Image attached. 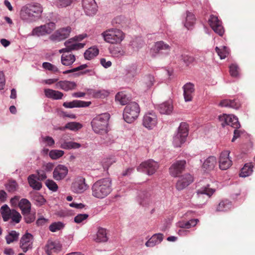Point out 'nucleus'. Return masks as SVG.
Here are the masks:
<instances>
[{
    "mask_svg": "<svg viewBox=\"0 0 255 255\" xmlns=\"http://www.w3.org/2000/svg\"><path fill=\"white\" fill-rule=\"evenodd\" d=\"M68 172L67 167L63 165H58L54 169L53 177L57 181H60L64 179L67 176Z\"/></svg>",
    "mask_w": 255,
    "mask_h": 255,
    "instance_id": "20",
    "label": "nucleus"
},
{
    "mask_svg": "<svg viewBox=\"0 0 255 255\" xmlns=\"http://www.w3.org/2000/svg\"><path fill=\"white\" fill-rule=\"evenodd\" d=\"M66 128H68L71 130H77L82 128V125L76 122H70L67 124L65 127Z\"/></svg>",
    "mask_w": 255,
    "mask_h": 255,
    "instance_id": "59",
    "label": "nucleus"
},
{
    "mask_svg": "<svg viewBox=\"0 0 255 255\" xmlns=\"http://www.w3.org/2000/svg\"><path fill=\"white\" fill-rule=\"evenodd\" d=\"M137 201L142 206L149 205L153 201L151 192L146 190L140 191L137 197Z\"/></svg>",
    "mask_w": 255,
    "mask_h": 255,
    "instance_id": "15",
    "label": "nucleus"
},
{
    "mask_svg": "<svg viewBox=\"0 0 255 255\" xmlns=\"http://www.w3.org/2000/svg\"><path fill=\"white\" fill-rule=\"evenodd\" d=\"M95 240L96 242L98 243L107 242L108 241V237L106 229L102 228H99L97 233V237Z\"/></svg>",
    "mask_w": 255,
    "mask_h": 255,
    "instance_id": "38",
    "label": "nucleus"
},
{
    "mask_svg": "<svg viewBox=\"0 0 255 255\" xmlns=\"http://www.w3.org/2000/svg\"><path fill=\"white\" fill-rule=\"evenodd\" d=\"M89 215L87 214H78L74 218V221L77 223H80L84 220L87 219Z\"/></svg>",
    "mask_w": 255,
    "mask_h": 255,
    "instance_id": "62",
    "label": "nucleus"
},
{
    "mask_svg": "<svg viewBox=\"0 0 255 255\" xmlns=\"http://www.w3.org/2000/svg\"><path fill=\"white\" fill-rule=\"evenodd\" d=\"M184 98L186 102L192 101L194 92V85L191 83L186 84L183 87Z\"/></svg>",
    "mask_w": 255,
    "mask_h": 255,
    "instance_id": "26",
    "label": "nucleus"
},
{
    "mask_svg": "<svg viewBox=\"0 0 255 255\" xmlns=\"http://www.w3.org/2000/svg\"><path fill=\"white\" fill-rule=\"evenodd\" d=\"M104 40L111 44H118L121 43L125 38L124 32L116 28L109 29L101 34Z\"/></svg>",
    "mask_w": 255,
    "mask_h": 255,
    "instance_id": "4",
    "label": "nucleus"
},
{
    "mask_svg": "<svg viewBox=\"0 0 255 255\" xmlns=\"http://www.w3.org/2000/svg\"><path fill=\"white\" fill-rule=\"evenodd\" d=\"M42 12V8L40 4H28L21 8L20 17L24 20L32 22L38 19Z\"/></svg>",
    "mask_w": 255,
    "mask_h": 255,
    "instance_id": "2",
    "label": "nucleus"
},
{
    "mask_svg": "<svg viewBox=\"0 0 255 255\" xmlns=\"http://www.w3.org/2000/svg\"><path fill=\"white\" fill-rule=\"evenodd\" d=\"M19 234L15 231H11L5 237V240L7 244H10L18 240Z\"/></svg>",
    "mask_w": 255,
    "mask_h": 255,
    "instance_id": "44",
    "label": "nucleus"
},
{
    "mask_svg": "<svg viewBox=\"0 0 255 255\" xmlns=\"http://www.w3.org/2000/svg\"><path fill=\"white\" fill-rule=\"evenodd\" d=\"M44 94L47 98L54 100L61 99L63 96V94L62 92L50 89H45Z\"/></svg>",
    "mask_w": 255,
    "mask_h": 255,
    "instance_id": "33",
    "label": "nucleus"
},
{
    "mask_svg": "<svg viewBox=\"0 0 255 255\" xmlns=\"http://www.w3.org/2000/svg\"><path fill=\"white\" fill-rule=\"evenodd\" d=\"M10 219H11L12 222L18 223L21 220V216L19 212L14 209H12Z\"/></svg>",
    "mask_w": 255,
    "mask_h": 255,
    "instance_id": "57",
    "label": "nucleus"
},
{
    "mask_svg": "<svg viewBox=\"0 0 255 255\" xmlns=\"http://www.w3.org/2000/svg\"><path fill=\"white\" fill-rule=\"evenodd\" d=\"M77 85L74 82L67 80L60 81L56 83V87L65 91L74 89Z\"/></svg>",
    "mask_w": 255,
    "mask_h": 255,
    "instance_id": "28",
    "label": "nucleus"
},
{
    "mask_svg": "<svg viewBox=\"0 0 255 255\" xmlns=\"http://www.w3.org/2000/svg\"><path fill=\"white\" fill-rule=\"evenodd\" d=\"M71 188L75 193H83L88 188V185L85 183V179L82 176L77 177L72 182Z\"/></svg>",
    "mask_w": 255,
    "mask_h": 255,
    "instance_id": "11",
    "label": "nucleus"
},
{
    "mask_svg": "<svg viewBox=\"0 0 255 255\" xmlns=\"http://www.w3.org/2000/svg\"><path fill=\"white\" fill-rule=\"evenodd\" d=\"M158 110L161 114H170L173 110V106L170 102H166L158 106Z\"/></svg>",
    "mask_w": 255,
    "mask_h": 255,
    "instance_id": "34",
    "label": "nucleus"
},
{
    "mask_svg": "<svg viewBox=\"0 0 255 255\" xmlns=\"http://www.w3.org/2000/svg\"><path fill=\"white\" fill-rule=\"evenodd\" d=\"M182 57L184 62L187 65L192 63L195 60V59L193 56L188 55H182Z\"/></svg>",
    "mask_w": 255,
    "mask_h": 255,
    "instance_id": "64",
    "label": "nucleus"
},
{
    "mask_svg": "<svg viewBox=\"0 0 255 255\" xmlns=\"http://www.w3.org/2000/svg\"><path fill=\"white\" fill-rule=\"evenodd\" d=\"M163 240L162 234H156L153 235L145 243L147 247H153L161 242Z\"/></svg>",
    "mask_w": 255,
    "mask_h": 255,
    "instance_id": "31",
    "label": "nucleus"
},
{
    "mask_svg": "<svg viewBox=\"0 0 255 255\" xmlns=\"http://www.w3.org/2000/svg\"><path fill=\"white\" fill-rule=\"evenodd\" d=\"M85 45L84 43L78 42L74 38H71L64 42L65 47L60 49L59 53H62L63 52H69L71 53L72 51L78 50L83 48Z\"/></svg>",
    "mask_w": 255,
    "mask_h": 255,
    "instance_id": "9",
    "label": "nucleus"
},
{
    "mask_svg": "<svg viewBox=\"0 0 255 255\" xmlns=\"http://www.w3.org/2000/svg\"><path fill=\"white\" fill-rule=\"evenodd\" d=\"M230 73L232 77H237L239 75V67L235 63L232 64L229 66Z\"/></svg>",
    "mask_w": 255,
    "mask_h": 255,
    "instance_id": "51",
    "label": "nucleus"
},
{
    "mask_svg": "<svg viewBox=\"0 0 255 255\" xmlns=\"http://www.w3.org/2000/svg\"><path fill=\"white\" fill-rule=\"evenodd\" d=\"M232 206V203L228 200L221 201L217 207L216 211L219 212L226 211Z\"/></svg>",
    "mask_w": 255,
    "mask_h": 255,
    "instance_id": "40",
    "label": "nucleus"
},
{
    "mask_svg": "<svg viewBox=\"0 0 255 255\" xmlns=\"http://www.w3.org/2000/svg\"><path fill=\"white\" fill-rule=\"evenodd\" d=\"M115 99L123 105H126L129 101L128 98L123 92H119L116 95Z\"/></svg>",
    "mask_w": 255,
    "mask_h": 255,
    "instance_id": "48",
    "label": "nucleus"
},
{
    "mask_svg": "<svg viewBox=\"0 0 255 255\" xmlns=\"http://www.w3.org/2000/svg\"><path fill=\"white\" fill-rule=\"evenodd\" d=\"M45 183L47 187L53 192L56 191L58 188L57 184L52 180L48 179Z\"/></svg>",
    "mask_w": 255,
    "mask_h": 255,
    "instance_id": "56",
    "label": "nucleus"
},
{
    "mask_svg": "<svg viewBox=\"0 0 255 255\" xmlns=\"http://www.w3.org/2000/svg\"><path fill=\"white\" fill-rule=\"evenodd\" d=\"M230 151L225 150L221 152L219 158V167L221 170H227L232 164V161L229 157Z\"/></svg>",
    "mask_w": 255,
    "mask_h": 255,
    "instance_id": "18",
    "label": "nucleus"
},
{
    "mask_svg": "<svg viewBox=\"0 0 255 255\" xmlns=\"http://www.w3.org/2000/svg\"><path fill=\"white\" fill-rule=\"evenodd\" d=\"M18 206L21 210L22 214L30 212L31 203L27 199H22L19 202Z\"/></svg>",
    "mask_w": 255,
    "mask_h": 255,
    "instance_id": "36",
    "label": "nucleus"
},
{
    "mask_svg": "<svg viewBox=\"0 0 255 255\" xmlns=\"http://www.w3.org/2000/svg\"><path fill=\"white\" fill-rule=\"evenodd\" d=\"M98 53L99 49L97 47H90L84 53V57L86 59L90 60L96 56Z\"/></svg>",
    "mask_w": 255,
    "mask_h": 255,
    "instance_id": "42",
    "label": "nucleus"
},
{
    "mask_svg": "<svg viewBox=\"0 0 255 255\" xmlns=\"http://www.w3.org/2000/svg\"><path fill=\"white\" fill-rule=\"evenodd\" d=\"M43 67L49 71H51L54 74L60 73L62 72L64 74H69L71 73H73L75 72L79 71L80 70H83L87 67V65L86 64L81 65L77 67L73 68L70 70H66L64 71H61V68H58L56 66L49 63V62H44L42 64Z\"/></svg>",
    "mask_w": 255,
    "mask_h": 255,
    "instance_id": "8",
    "label": "nucleus"
},
{
    "mask_svg": "<svg viewBox=\"0 0 255 255\" xmlns=\"http://www.w3.org/2000/svg\"><path fill=\"white\" fill-rule=\"evenodd\" d=\"M254 165L252 163L246 164L242 168L240 176L242 177H246L250 176L253 172Z\"/></svg>",
    "mask_w": 255,
    "mask_h": 255,
    "instance_id": "37",
    "label": "nucleus"
},
{
    "mask_svg": "<svg viewBox=\"0 0 255 255\" xmlns=\"http://www.w3.org/2000/svg\"><path fill=\"white\" fill-rule=\"evenodd\" d=\"M36 173L37 180L43 181L47 178L46 171L44 170H37Z\"/></svg>",
    "mask_w": 255,
    "mask_h": 255,
    "instance_id": "63",
    "label": "nucleus"
},
{
    "mask_svg": "<svg viewBox=\"0 0 255 255\" xmlns=\"http://www.w3.org/2000/svg\"><path fill=\"white\" fill-rule=\"evenodd\" d=\"M82 6L88 15L92 16L96 13L97 6L94 0H82Z\"/></svg>",
    "mask_w": 255,
    "mask_h": 255,
    "instance_id": "21",
    "label": "nucleus"
},
{
    "mask_svg": "<svg viewBox=\"0 0 255 255\" xmlns=\"http://www.w3.org/2000/svg\"><path fill=\"white\" fill-rule=\"evenodd\" d=\"M216 164V157L214 156H210L204 161L202 165V168L204 171L209 172L214 169Z\"/></svg>",
    "mask_w": 255,
    "mask_h": 255,
    "instance_id": "25",
    "label": "nucleus"
},
{
    "mask_svg": "<svg viewBox=\"0 0 255 255\" xmlns=\"http://www.w3.org/2000/svg\"><path fill=\"white\" fill-rule=\"evenodd\" d=\"M158 167L157 162L149 159L140 163L136 169L138 172H145L148 175H151L156 171Z\"/></svg>",
    "mask_w": 255,
    "mask_h": 255,
    "instance_id": "7",
    "label": "nucleus"
},
{
    "mask_svg": "<svg viewBox=\"0 0 255 255\" xmlns=\"http://www.w3.org/2000/svg\"><path fill=\"white\" fill-rule=\"evenodd\" d=\"M87 93L95 98H104L107 95V92L104 90L88 89Z\"/></svg>",
    "mask_w": 255,
    "mask_h": 255,
    "instance_id": "41",
    "label": "nucleus"
},
{
    "mask_svg": "<svg viewBox=\"0 0 255 255\" xmlns=\"http://www.w3.org/2000/svg\"><path fill=\"white\" fill-rule=\"evenodd\" d=\"M199 222L198 219H191L188 221H181L177 223V226L180 228L189 229L192 227H194Z\"/></svg>",
    "mask_w": 255,
    "mask_h": 255,
    "instance_id": "39",
    "label": "nucleus"
},
{
    "mask_svg": "<svg viewBox=\"0 0 255 255\" xmlns=\"http://www.w3.org/2000/svg\"><path fill=\"white\" fill-rule=\"evenodd\" d=\"M71 31V28L69 26L59 29L50 36L49 39L52 41H60L67 38Z\"/></svg>",
    "mask_w": 255,
    "mask_h": 255,
    "instance_id": "14",
    "label": "nucleus"
},
{
    "mask_svg": "<svg viewBox=\"0 0 255 255\" xmlns=\"http://www.w3.org/2000/svg\"><path fill=\"white\" fill-rule=\"evenodd\" d=\"M215 50L221 59H225L229 53L228 49L226 46H223L221 48L216 47Z\"/></svg>",
    "mask_w": 255,
    "mask_h": 255,
    "instance_id": "47",
    "label": "nucleus"
},
{
    "mask_svg": "<svg viewBox=\"0 0 255 255\" xmlns=\"http://www.w3.org/2000/svg\"><path fill=\"white\" fill-rule=\"evenodd\" d=\"M193 181V178L190 174L182 175L176 183V188L178 190H181L188 186Z\"/></svg>",
    "mask_w": 255,
    "mask_h": 255,
    "instance_id": "22",
    "label": "nucleus"
},
{
    "mask_svg": "<svg viewBox=\"0 0 255 255\" xmlns=\"http://www.w3.org/2000/svg\"><path fill=\"white\" fill-rule=\"evenodd\" d=\"M73 0H55L53 4L58 7H66L71 5Z\"/></svg>",
    "mask_w": 255,
    "mask_h": 255,
    "instance_id": "49",
    "label": "nucleus"
},
{
    "mask_svg": "<svg viewBox=\"0 0 255 255\" xmlns=\"http://www.w3.org/2000/svg\"><path fill=\"white\" fill-rule=\"evenodd\" d=\"M157 123V118L154 113H148L144 116L142 124L147 129H151L154 128Z\"/></svg>",
    "mask_w": 255,
    "mask_h": 255,
    "instance_id": "16",
    "label": "nucleus"
},
{
    "mask_svg": "<svg viewBox=\"0 0 255 255\" xmlns=\"http://www.w3.org/2000/svg\"><path fill=\"white\" fill-rule=\"evenodd\" d=\"M219 106L222 107H225L237 109L240 107V104L235 100L225 99L220 102Z\"/></svg>",
    "mask_w": 255,
    "mask_h": 255,
    "instance_id": "35",
    "label": "nucleus"
},
{
    "mask_svg": "<svg viewBox=\"0 0 255 255\" xmlns=\"http://www.w3.org/2000/svg\"><path fill=\"white\" fill-rule=\"evenodd\" d=\"M137 74V68L134 65L128 67L126 75L128 78H133Z\"/></svg>",
    "mask_w": 255,
    "mask_h": 255,
    "instance_id": "58",
    "label": "nucleus"
},
{
    "mask_svg": "<svg viewBox=\"0 0 255 255\" xmlns=\"http://www.w3.org/2000/svg\"><path fill=\"white\" fill-rule=\"evenodd\" d=\"M70 136L68 134H64L60 139L59 143L61 148L70 150L72 149H77L81 147V144L69 141ZM70 139H71L70 138Z\"/></svg>",
    "mask_w": 255,
    "mask_h": 255,
    "instance_id": "13",
    "label": "nucleus"
},
{
    "mask_svg": "<svg viewBox=\"0 0 255 255\" xmlns=\"http://www.w3.org/2000/svg\"><path fill=\"white\" fill-rule=\"evenodd\" d=\"M188 131V125L186 123H181L178 128V132L173 138V143L175 147H180L185 142Z\"/></svg>",
    "mask_w": 255,
    "mask_h": 255,
    "instance_id": "6",
    "label": "nucleus"
},
{
    "mask_svg": "<svg viewBox=\"0 0 255 255\" xmlns=\"http://www.w3.org/2000/svg\"><path fill=\"white\" fill-rule=\"evenodd\" d=\"M110 115L107 113L97 116L91 121V125L93 131L101 134L108 132L109 121Z\"/></svg>",
    "mask_w": 255,
    "mask_h": 255,
    "instance_id": "3",
    "label": "nucleus"
},
{
    "mask_svg": "<svg viewBox=\"0 0 255 255\" xmlns=\"http://www.w3.org/2000/svg\"><path fill=\"white\" fill-rule=\"evenodd\" d=\"M112 190V180L109 178L98 180L92 187V195L99 199L107 197Z\"/></svg>",
    "mask_w": 255,
    "mask_h": 255,
    "instance_id": "1",
    "label": "nucleus"
},
{
    "mask_svg": "<svg viewBox=\"0 0 255 255\" xmlns=\"http://www.w3.org/2000/svg\"><path fill=\"white\" fill-rule=\"evenodd\" d=\"M64 224L60 222H54L51 224L49 227V230L52 232H55L62 229Z\"/></svg>",
    "mask_w": 255,
    "mask_h": 255,
    "instance_id": "54",
    "label": "nucleus"
},
{
    "mask_svg": "<svg viewBox=\"0 0 255 255\" xmlns=\"http://www.w3.org/2000/svg\"><path fill=\"white\" fill-rule=\"evenodd\" d=\"M155 82L154 78L153 76L149 74L144 76L142 79L141 88L144 91H146L150 89Z\"/></svg>",
    "mask_w": 255,
    "mask_h": 255,
    "instance_id": "29",
    "label": "nucleus"
},
{
    "mask_svg": "<svg viewBox=\"0 0 255 255\" xmlns=\"http://www.w3.org/2000/svg\"><path fill=\"white\" fill-rule=\"evenodd\" d=\"M215 190L212 188L209 187V185L206 187H202L198 189L197 191L198 195L205 194L207 195L209 197H210L211 195L214 193Z\"/></svg>",
    "mask_w": 255,
    "mask_h": 255,
    "instance_id": "46",
    "label": "nucleus"
},
{
    "mask_svg": "<svg viewBox=\"0 0 255 255\" xmlns=\"http://www.w3.org/2000/svg\"><path fill=\"white\" fill-rule=\"evenodd\" d=\"M219 121L222 122V126L225 127L226 125H229L231 127L238 128L240 127V124L238 119L233 115H227L224 114L219 117Z\"/></svg>",
    "mask_w": 255,
    "mask_h": 255,
    "instance_id": "12",
    "label": "nucleus"
},
{
    "mask_svg": "<svg viewBox=\"0 0 255 255\" xmlns=\"http://www.w3.org/2000/svg\"><path fill=\"white\" fill-rule=\"evenodd\" d=\"M91 104V102H85L80 100H73L72 102H64L63 106L66 108L87 107Z\"/></svg>",
    "mask_w": 255,
    "mask_h": 255,
    "instance_id": "27",
    "label": "nucleus"
},
{
    "mask_svg": "<svg viewBox=\"0 0 255 255\" xmlns=\"http://www.w3.org/2000/svg\"><path fill=\"white\" fill-rule=\"evenodd\" d=\"M33 236L30 233H26L21 238L19 247L24 253L32 248Z\"/></svg>",
    "mask_w": 255,
    "mask_h": 255,
    "instance_id": "17",
    "label": "nucleus"
},
{
    "mask_svg": "<svg viewBox=\"0 0 255 255\" xmlns=\"http://www.w3.org/2000/svg\"><path fill=\"white\" fill-rule=\"evenodd\" d=\"M64 154V152L61 150H52L49 152V156L52 159H57L62 156Z\"/></svg>",
    "mask_w": 255,
    "mask_h": 255,
    "instance_id": "52",
    "label": "nucleus"
},
{
    "mask_svg": "<svg viewBox=\"0 0 255 255\" xmlns=\"http://www.w3.org/2000/svg\"><path fill=\"white\" fill-rule=\"evenodd\" d=\"M18 185L16 181L12 180L9 181L8 183L5 185V189L9 192L13 193L17 189Z\"/></svg>",
    "mask_w": 255,
    "mask_h": 255,
    "instance_id": "50",
    "label": "nucleus"
},
{
    "mask_svg": "<svg viewBox=\"0 0 255 255\" xmlns=\"http://www.w3.org/2000/svg\"><path fill=\"white\" fill-rule=\"evenodd\" d=\"M186 163L184 160L177 161L169 168L170 174L174 177L178 176L184 170Z\"/></svg>",
    "mask_w": 255,
    "mask_h": 255,
    "instance_id": "19",
    "label": "nucleus"
},
{
    "mask_svg": "<svg viewBox=\"0 0 255 255\" xmlns=\"http://www.w3.org/2000/svg\"><path fill=\"white\" fill-rule=\"evenodd\" d=\"M111 54L116 57H121L125 54V52L121 47H114L111 51Z\"/></svg>",
    "mask_w": 255,
    "mask_h": 255,
    "instance_id": "53",
    "label": "nucleus"
},
{
    "mask_svg": "<svg viewBox=\"0 0 255 255\" xmlns=\"http://www.w3.org/2000/svg\"><path fill=\"white\" fill-rule=\"evenodd\" d=\"M0 211L3 221H7L10 218L12 210L7 205H4L1 207Z\"/></svg>",
    "mask_w": 255,
    "mask_h": 255,
    "instance_id": "43",
    "label": "nucleus"
},
{
    "mask_svg": "<svg viewBox=\"0 0 255 255\" xmlns=\"http://www.w3.org/2000/svg\"><path fill=\"white\" fill-rule=\"evenodd\" d=\"M139 112L138 105L136 102H131L125 108L123 113L124 119L126 122L131 123L138 117Z\"/></svg>",
    "mask_w": 255,
    "mask_h": 255,
    "instance_id": "5",
    "label": "nucleus"
},
{
    "mask_svg": "<svg viewBox=\"0 0 255 255\" xmlns=\"http://www.w3.org/2000/svg\"><path fill=\"white\" fill-rule=\"evenodd\" d=\"M45 28L46 33L49 34L53 31L56 28L55 24L54 22H49L43 25Z\"/></svg>",
    "mask_w": 255,
    "mask_h": 255,
    "instance_id": "61",
    "label": "nucleus"
},
{
    "mask_svg": "<svg viewBox=\"0 0 255 255\" xmlns=\"http://www.w3.org/2000/svg\"><path fill=\"white\" fill-rule=\"evenodd\" d=\"M37 180V175L35 174H31L27 178L29 186L34 190H40L42 188V184Z\"/></svg>",
    "mask_w": 255,
    "mask_h": 255,
    "instance_id": "32",
    "label": "nucleus"
},
{
    "mask_svg": "<svg viewBox=\"0 0 255 255\" xmlns=\"http://www.w3.org/2000/svg\"><path fill=\"white\" fill-rule=\"evenodd\" d=\"M209 24L213 31L222 36L225 32L224 28L222 25V22L218 17L214 15H211L208 20Z\"/></svg>",
    "mask_w": 255,
    "mask_h": 255,
    "instance_id": "10",
    "label": "nucleus"
},
{
    "mask_svg": "<svg viewBox=\"0 0 255 255\" xmlns=\"http://www.w3.org/2000/svg\"><path fill=\"white\" fill-rule=\"evenodd\" d=\"M61 56L62 64L66 66H71L76 61L75 55L69 52H63Z\"/></svg>",
    "mask_w": 255,
    "mask_h": 255,
    "instance_id": "23",
    "label": "nucleus"
},
{
    "mask_svg": "<svg viewBox=\"0 0 255 255\" xmlns=\"http://www.w3.org/2000/svg\"><path fill=\"white\" fill-rule=\"evenodd\" d=\"M152 50L155 53H158L159 52L168 53L170 50V47L168 44H165L162 41H160L155 43Z\"/></svg>",
    "mask_w": 255,
    "mask_h": 255,
    "instance_id": "30",
    "label": "nucleus"
},
{
    "mask_svg": "<svg viewBox=\"0 0 255 255\" xmlns=\"http://www.w3.org/2000/svg\"><path fill=\"white\" fill-rule=\"evenodd\" d=\"M24 216V220L26 223L29 224L33 222L35 219L34 214L30 212L22 214Z\"/></svg>",
    "mask_w": 255,
    "mask_h": 255,
    "instance_id": "60",
    "label": "nucleus"
},
{
    "mask_svg": "<svg viewBox=\"0 0 255 255\" xmlns=\"http://www.w3.org/2000/svg\"><path fill=\"white\" fill-rule=\"evenodd\" d=\"M32 32L33 35L37 36L44 35L47 34V33H46L45 28L44 27L43 25L35 27L33 29Z\"/></svg>",
    "mask_w": 255,
    "mask_h": 255,
    "instance_id": "55",
    "label": "nucleus"
},
{
    "mask_svg": "<svg viewBox=\"0 0 255 255\" xmlns=\"http://www.w3.org/2000/svg\"><path fill=\"white\" fill-rule=\"evenodd\" d=\"M195 21V17L194 15L190 12H187L186 20L184 23L185 26L189 29L194 24Z\"/></svg>",
    "mask_w": 255,
    "mask_h": 255,
    "instance_id": "45",
    "label": "nucleus"
},
{
    "mask_svg": "<svg viewBox=\"0 0 255 255\" xmlns=\"http://www.w3.org/2000/svg\"><path fill=\"white\" fill-rule=\"evenodd\" d=\"M61 245L58 241H48L46 245V251L48 255L52 253H57L61 250Z\"/></svg>",
    "mask_w": 255,
    "mask_h": 255,
    "instance_id": "24",
    "label": "nucleus"
}]
</instances>
